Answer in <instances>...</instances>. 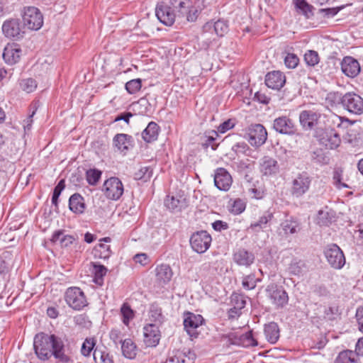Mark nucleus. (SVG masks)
Instances as JSON below:
<instances>
[{"label":"nucleus","instance_id":"obj_1","mask_svg":"<svg viewBox=\"0 0 363 363\" xmlns=\"http://www.w3.org/2000/svg\"><path fill=\"white\" fill-rule=\"evenodd\" d=\"M33 349L38 358L43 361L48 360L51 357L62 363L71 361L68 354L69 345H66L64 340L55 334L37 333L33 338Z\"/></svg>","mask_w":363,"mask_h":363},{"label":"nucleus","instance_id":"obj_2","mask_svg":"<svg viewBox=\"0 0 363 363\" xmlns=\"http://www.w3.org/2000/svg\"><path fill=\"white\" fill-rule=\"evenodd\" d=\"M313 136L317 139L320 145L324 146L326 149L335 150L341 143L340 134L331 128H316L314 130Z\"/></svg>","mask_w":363,"mask_h":363},{"label":"nucleus","instance_id":"obj_3","mask_svg":"<svg viewBox=\"0 0 363 363\" xmlns=\"http://www.w3.org/2000/svg\"><path fill=\"white\" fill-rule=\"evenodd\" d=\"M338 104L350 113L355 115L363 113V99L354 92H347L344 95H340Z\"/></svg>","mask_w":363,"mask_h":363},{"label":"nucleus","instance_id":"obj_4","mask_svg":"<svg viewBox=\"0 0 363 363\" xmlns=\"http://www.w3.org/2000/svg\"><path fill=\"white\" fill-rule=\"evenodd\" d=\"M169 4L176 13L177 17H186L188 21H194L196 19V12H192L193 2L191 0H169Z\"/></svg>","mask_w":363,"mask_h":363},{"label":"nucleus","instance_id":"obj_5","mask_svg":"<svg viewBox=\"0 0 363 363\" xmlns=\"http://www.w3.org/2000/svg\"><path fill=\"white\" fill-rule=\"evenodd\" d=\"M65 299L68 306L74 310L80 311L87 306L84 292L79 287H70L67 289Z\"/></svg>","mask_w":363,"mask_h":363},{"label":"nucleus","instance_id":"obj_6","mask_svg":"<svg viewBox=\"0 0 363 363\" xmlns=\"http://www.w3.org/2000/svg\"><path fill=\"white\" fill-rule=\"evenodd\" d=\"M325 257L329 264L334 269H340L345 264L343 252L336 244L328 245L324 250Z\"/></svg>","mask_w":363,"mask_h":363},{"label":"nucleus","instance_id":"obj_7","mask_svg":"<svg viewBox=\"0 0 363 363\" xmlns=\"http://www.w3.org/2000/svg\"><path fill=\"white\" fill-rule=\"evenodd\" d=\"M311 182L312 177L307 172H303L298 174L292 181L291 195L295 198L302 197L309 190Z\"/></svg>","mask_w":363,"mask_h":363},{"label":"nucleus","instance_id":"obj_8","mask_svg":"<svg viewBox=\"0 0 363 363\" xmlns=\"http://www.w3.org/2000/svg\"><path fill=\"white\" fill-rule=\"evenodd\" d=\"M212 238L206 230H199L194 233L190 238V245L194 251L197 253L206 252L211 244Z\"/></svg>","mask_w":363,"mask_h":363},{"label":"nucleus","instance_id":"obj_9","mask_svg":"<svg viewBox=\"0 0 363 363\" xmlns=\"http://www.w3.org/2000/svg\"><path fill=\"white\" fill-rule=\"evenodd\" d=\"M24 27L30 30H38L43 24V17L40 10L35 7L26 8L23 15Z\"/></svg>","mask_w":363,"mask_h":363},{"label":"nucleus","instance_id":"obj_10","mask_svg":"<svg viewBox=\"0 0 363 363\" xmlns=\"http://www.w3.org/2000/svg\"><path fill=\"white\" fill-rule=\"evenodd\" d=\"M106 196L111 200L119 199L123 194V185L118 177H111L106 179L103 185Z\"/></svg>","mask_w":363,"mask_h":363},{"label":"nucleus","instance_id":"obj_11","mask_svg":"<svg viewBox=\"0 0 363 363\" xmlns=\"http://www.w3.org/2000/svg\"><path fill=\"white\" fill-rule=\"evenodd\" d=\"M266 291L267 296L277 308H283L288 303V294L282 287L272 284L267 286Z\"/></svg>","mask_w":363,"mask_h":363},{"label":"nucleus","instance_id":"obj_12","mask_svg":"<svg viewBox=\"0 0 363 363\" xmlns=\"http://www.w3.org/2000/svg\"><path fill=\"white\" fill-rule=\"evenodd\" d=\"M273 129L282 135H294L297 133V128L292 119L286 116H279L273 121Z\"/></svg>","mask_w":363,"mask_h":363},{"label":"nucleus","instance_id":"obj_13","mask_svg":"<svg viewBox=\"0 0 363 363\" xmlns=\"http://www.w3.org/2000/svg\"><path fill=\"white\" fill-rule=\"evenodd\" d=\"M203 321L204 319L201 315L189 312L184 320V329L191 337L196 338L199 335L197 328L203 324Z\"/></svg>","mask_w":363,"mask_h":363},{"label":"nucleus","instance_id":"obj_14","mask_svg":"<svg viewBox=\"0 0 363 363\" xmlns=\"http://www.w3.org/2000/svg\"><path fill=\"white\" fill-rule=\"evenodd\" d=\"M249 142L253 146L259 147L265 143L267 139V132L263 125L254 124L250 128Z\"/></svg>","mask_w":363,"mask_h":363},{"label":"nucleus","instance_id":"obj_15","mask_svg":"<svg viewBox=\"0 0 363 363\" xmlns=\"http://www.w3.org/2000/svg\"><path fill=\"white\" fill-rule=\"evenodd\" d=\"M2 31L6 37L16 40L22 38L24 34L19 19L6 21L2 26Z\"/></svg>","mask_w":363,"mask_h":363},{"label":"nucleus","instance_id":"obj_16","mask_svg":"<svg viewBox=\"0 0 363 363\" xmlns=\"http://www.w3.org/2000/svg\"><path fill=\"white\" fill-rule=\"evenodd\" d=\"M144 342L147 347H156L160 340L161 333L157 324L150 323L143 328Z\"/></svg>","mask_w":363,"mask_h":363},{"label":"nucleus","instance_id":"obj_17","mask_svg":"<svg viewBox=\"0 0 363 363\" xmlns=\"http://www.w3.org/2000/svg\"><path fill=\"white\" fill-rule=\"evenodd\" d=\"M155 13L158 20L164 25L168 26H172L174 23L175 18L177 16L172 6L164 5L163 4L157 6Z\"/></svg>","mask_w":363,"mask_h":363},{"label":"nucleus","instance_id":"obj_18","mask_svg":"<svg viewBox=\"0 0 363 363\" xmlns=\"http://www.w3.org/2000/svg\"><path fill=\"white\" fill-rule=\"evenodd\" d=\"M233 182L231 175L223 167L216 169L214 174L215 186L221 191H228Z\"/></svg>","mask_w":363,"mask_h":363},{"label":"nucleus","instance_id":"obj_19","mask_svg":"<svg viewBox=\"0 0 363 363\" xmlns=\"http://www.w3.org/2000/svg\"><path fill=\"white\" fill-rule=\"evenodd\" d=\"M320 115L311 110L302 111L299 114V123L305 130H311L318 123Z\"/></svg>","mask_w":363,"mask_h":363},{"label":"nucleus","instance_id":"obj_20","mask_svg":"<svg viewBox=\"0 0 363 363\" xmlns=\"http://www.w3.org/2000/svg\"><path fill=\"white\" fill-rule=\"evenodd\" d=\"M113 146L117 151L125 154L133 146V138L125 133H117L113 138Z\"/></svg>","mask_w":363,"mask_h":363},{"label":"nucleus","instance_id":"obj_21","mask_svg":"<svg viewBox=\"0 0 363 363\" xmlns=\"http://www.w3.org/2000/svg\"><path fill=\"white\" fill-rule=\"evenodd\" d=\"M22 55V50L18 44H8L3 52V58L6 63L9 65H14L17 63Z\"/></svg>","mask_w":363,"mask_h":363},{"label":"nucleus","instance_id":"obj_22","mask_svg":"<svg viewBox=\"0 0 363 363\" xmlns=\"http://www.w3.org/2000/svg\"><path fill=\"white\" fill-rule=\"evenodd\" d=\"M341 69L346 76L353 78L360 72V65L357 60L347 56L341 62Z\"/></svg>","mask_w":363,"mask_h":363},{"label":"nucleus","instance_id":"obj_23","mask_svg":"<svg viewBox=\"0 0 363 363\" xmlns=\"http://www.w3.org/2000/svg\"><path fill=\"white\" fill-rule=\"evenodd\" d=\"M286 82L285 75L280 71H272L265 77L266 85L272 89L279 90Z\"/></svg>","mask_w":363,"mask_h":363},{"label":"nucleus","instance_id":"obj_24","mask_svg":"<svg viewBox=\"0 0 363 363\" xmlns=\"http://www.w3.org/2000/svg\"><path fill=\"white\" fill-rule=\"evenodd\" d=\"M233 259L238 265L248 267L253 264L255 257L252 252L239 248L234 252Z\"/></svg>","mask_w":363,"mask_h":363},{"label":"nucleus","instance_id":"obj_25","mask_svg":"<svg viewBox=\"0 0 363 363\" xmlns=\"http://www.w3.org/2000/svg\"><path fill=\"white\" fill-rule=\"evenodd\" d=\"M259 170L265 176L275 175L279 172V166L275 159L264 156L260 160Z\"/></svg>","mask_w":363,"mask_h":363},{"label":"nucleus","instance_id":"obj_26","mask_svg":"<svg viewBox=\"0 0 363 363\" xmlns=\"http://www.w3.org/2000/svg\"><path fill=\"white\" fill-rule=\"evenodd\" d=\"M196 355L194 352H184L180 350L174 351L166 360L165 363H194Z\"/></svg>","mask_w":363,"mask_h":363},{"label":"nucleus","instance_id":"obj_27","mask_svg":"<svg viewBox=\"0 0 363 363\" xmlns=\"http://www.w3.org/2000/svg\"><path fill=\"white\" fill-rule=\"evenodd\" d=\"M69 208L76 214H82L86 209L84 197L79 193H74L69 199Z\"/></svg>","mask_w":363,"mask_h":363},{"label":"nucleus","instance_id":"obj_28","mask_svg":"<svg viewBox=\"0 0 363 363\" xmlns=\"http://www.w3.org/2000/svg\"><path fill=\"white\" fill-rule=\"evenodd\" d=\"M172 270L168 264L158 265L155 269L156 281L160 284H166L172 279Z\"/></svg>","mask_w":363,"mask_h":363},{"label":"nucleus","instance_id":"obj_29","mask_svg":"<svg viewBox=\"0 0 363 363\" xmlns=\"http://www.w3.org/2000/svg\"><path fill=\"white\" fill-rule=\"evenodd\" d=\"M264 333L267 341L272 344L276 343L279 338V328L277 323L270 322L264 325Z\"/></svg>","mask_w":363,"mask_h":363},{"label":"nucleus","instance_id":"obj_30","mask_svg":"<svg viewBox=\"0 0 363 363\" xmlns=\"http://www.w3.org/2000/svg\"><path fill=\"white\" fill-rule=\"evenodd\" d=\"M359 354L356 351L343 350L338 354L335 363H359Z\"/></svg>","mask_w":363,"mask_h":363},{"label":"nucleus","instance_id":"obj_31","mask_svg":"<svg viewBox=\"0 0 363 363\" xmlns=\"http://www.w3.org/2000/svg\"><path fill=\"white\" fill-rule=\"evenodd\" d=\"M289 271L291 274L303 276L308 271V267L304 260L294 259L289 264Z\"/></svg>","mask_w":363,"mask_h":363},{"label":"nucleus","instance_id":"obj_32","mask_svg":"<svg viewBox=\"0 0 363 363\" xmlns=\"http://www.w3.org/2000/svg\"><path fill=\"white\" fill-rule=\"evenodd\" d=\"M159 125L155 122L148 123L146 128L142 133L143 139L147 143H151L157 139L159 133Z\"/></svg>","mask_w":363,"mask_h":363},{"label":"nucleus","instance_id":"obj_33","mask_svg":"<svg viewBox=\"0 0 363 363\" xmlns=\"http://www.w3.org/2000/svg\"><path fill=\"white\" fill-rule=\"evenodd\" d=\"M281 227L284 232V234L288 235L294 234L298 232L301 229L299 221L293 217L286 219L281 224Z\"/></svg>","mask_w":363,"mask_h":363},{"label":"nucleus","instance_id":"obj_34","mask_svg":"<svg viewBox=\"0 0 363 363\" xmlns=\"http://www.w3.org/2000/svg\"><path fill=\"white\" fill-rule=\"evenodd\" d=\"M149 317L152 321L155 323V324L159 323L161 325L164 321V316L162 314V308L155 303L150 305Z\"/></svg>","mask_w":363,"mask_h":363},{"label":"nucleus","instance_id":"obj_35","mask_svg":"<svg viewBox=\"0 0 363 363\" xmlns=\"http://www.w3.org/2000/svg\"><path fill=\"white\" fill-rule=\"evenodd\" d=\"M93 273L94 274V281L99 285H102L104 282V277L106 274L107 269L105 266L92 262Z\"/></svg>","mask_w":363,"mask_h":363},{"label":"nucleus","instance_id":"obj_36","mask_svg":"<svg viewBox=\"0 0 363 363\" xmlns=\"http://www.w3.org/2000/svg\"><path fill=\"white\" fill-rule=\"evenodd\" d=\"M123 354L128 359H134L137 354L136 345L130 339H125L121 345Z\"/></svg>","mask_w":363,"mask_h":363},{"label":"nucleus","instance_id":"obj_37","mask_svg":"<svg viewBox=\"0 0 363 363\" xmlns=\"http://www.w3.org/2000/svg\"><path fill=\"white\" fill-rule=\"evenodd\" d=\"M295 6L300 11L306 18H309L313 15V6L309 4L306 0H294Z\"/></svg>","mask_w":363,"mask_h":363},{"label":"nucleus","instance_id":"obj_38","mask_svg":"<svg viewBox=\"0 0 363 363\" xmlns=\"http://www.w3.org/2000/svg\"><path fill=\"white\" fill-rule=\"evenodd\" d=\"M93 254L95 257L106 259L109 258L111 254L110 246L104 243H99L94 247Z\"/></svg>","mask_w":363,"mask_h":363},{"label":"nucleus","instance_id":"obj_39","mask_svg":"<svg viewBox=\"0 0 363 363\" xmlns=\"http://www.w3.org/2000/svg\"><path fill=\"white\" fill-rule=\"evenodd\" d=\"M311 160L320 165L327 164L329 162L328 157L326 156L325 153L320 148H317L312 151L311 153Z\"/></svg>","mask_w":363,"mask_h":363},{"label":"nucleus","instance_id":"obj_40","mask_svg":"<svg viewBox=\"0 0 363 363\" xmlns=\"http://www.w3.org/2000/svg\"><path fill=\"white\" fill-rule=\"evenodd\" d=\"M153 169L151 167H143L134 174L135 180H141L144 182H147L152 177Z\"/></svg>","mask_w":363,"mask_h":363},{"label":"nucleus","instance_id":"obj_41","mask_svg":"<svg viewBox=\"0 0 363 363\" xmlns=\"http://www.w3.org/2000/svg\"><path fill=\"white\" fill-rule=\"evenodd\" d=\"M273 213L269 211H265L264 214L255 223H251L250 228L255 229L257 228L263 229L267 227V223L272 219Z\"/></svg>","mask_w":363,"mask_h":363},{"label":"nucleus","instance_id":"obj_42","mask_svg":"<svg viewBox=\"0 0 363 363\" xmlns=\"http://www.w3.org/2000/svg\"><path fill=\"white\" fill-rule=\"evenodd\" d=\"M218 137V132L212 130L211 133H209L208 135H205V140L203 142L202 146L204 148H208V147H211L213 150H216L218 146V143H216V140Z\"/></svg>","mask_w":363,"mask_h":363},{"label":"nucleus","instance_id":"obj_43","mask_svg":"<svg viewBox=\"0 0 363 363\" xmlns=\"http://www.w3.org/2000/svg\"><path fill=\"white\" fill-rule=\"evenodd\" d=\"M242 347H255L258 345V342L253 337L252 331L250 330L244 334H241L240 344Z\"/></svg>","mask_w":363,"mask_h":363},{"label":"nucleus","instance_id":"obj_44","mask_svg":"<svg viewBox=\"0 0 363 363\" xmlns=\"http://www.w3.org/2000/svg\"><path fill=\"white\" fill-rule=\"evenodd\" d=\"M65 179H61L53 189V193L52 196V203L55 205L56 208L58 207V199L62 191L65 189Z\"/></svg>","mask_w":363,"mask_h":363},{"label":"nucleus","instance_id":"obj_45","mask_svg":"<svg viewBox=\"0 0 363 363\" xmlns=\"http://www.w3.org/2000/svg\"><path fill=\"white\" fill-rule=\"evenodd\" d=\"M121 313L123 318V323L128 325L130 320L134 317L133 311L128 303H123L121 308Z\"/></svg>","mask_w":363,"mask_h":363},{"label":"nucleus","instance_id":"obj_46","mask_svg":"<svg viewBox=\"0 0 363 363\" xmlns=\"http://www.w3.org/2000/svg\"><path fill=\"white\" fill-rule=\"evenodd\" d=\"M338 306H330L324 311V319L330 321H334L340 315Z\"/></svg>","mask_w":363,"mask_h":363},{"label":"nucleus","instance_id":"obj_47","mask_svg":"<svg viewBox=\"0 0 363 363\" xmlns=\"http://www.w3.org/2000/svg\"><path fill=\"white\" fill-rule=\"evenodd\" d=\"M304 60L307 65L314 67L320 61L318 53L315 50H308L304 55Z\"/></svg>","mask_w":363,"mask_h":363},{"label":"nucleus","instance_id":"obj_48","mask_svg":"<svg viewBox=\"0 0 363 363\" xmlns=\"http://www.w3.org/2000/svg\"><path fill=\"white\" fill-rule=\"evenodd\" d=\"M87 182L90 185H96L101 176V171L96 169H90L86 172Z\"/></svg>","mask_w":363,"mask_h":363},{"label":"nucleus","instance_id":"obj_49","mask_svg":"<svg viewBox=\"0 0 363 363\" xmlns=\"http://www.w3.org/2000/svg\"><path fill=\"white\" fill-rule=\"evenodd\" d=\"M134 107L138 108L139 114L145 115L150 111V104L145 98L140 99L136 103L133 104Z\"/></svg>","mask_w":363,"mask_h":363},{"label":"nucleus","instance_id":"obj_50","mask_svg":"<svg viewBox=\"0 0 363 363\" xmlns=\"http://www.w3.org/2000/svg\"><path fill=\"white\" fill-rule=\"evenodd\" d=\"M95 345L96 340L94 338H86L81 348V352L82 355L89 357L92 350H94V347Z\"/></svg>","mask_w":363,"mask_h":363},{"label":"nucleus","instance_id":"obj_51","mask_svg":"<svg viewBox=\"0 0 363 363\" xmlns=\"http://www.w3.org/2000/svg\"><path fill=\"white\" fill-rule=\"evenodd\" d=\"M142 86V80L140 79H135L130 80L125 84V89L130 94L138 92Z\"/></svg>","mask_w":363,"mask_h":363},{"label":"nucleus","instance_id":"obj_52","mask_svg":"<svg viewBox=\"0 0 363 363\" xmlns=\"http://www.w3.org/2000/svg\"><path fill=\"white\" fill-rule=\"evenodd\" d=\"M20 86L24 91L31 93L35 90L37 83L35 79L32 78H27L21 81Z\"/></svg>","mask_w":363,"mask_h":363},{"label":"nucleus","instance_id":"obj_53","mask_svg":"<svg viewBox=\"0 0 363 363\" xmlns=\"http://www.w3.org/2000/svg\"><path fill=\"white\" fill-rule=\"evenodd\" d=\"M93 356L96 363H112V359L109 357L108 354L97 347L94 349Z\"/></svg>","mask_w":363,"mask_h":363},{"label":"nucleus","instance_id":"obj_54","mask_svg":"<svg viewBox=\"0 0 363 363\" xmlns=\"http://www.w3.org/2000/svg\"><path fill=\"white\" fill-rule=\"evenodd\" d=\"M245 202L242 199H236L233 201L230 205V211L235 215L240 214L245 211Z\"/></svg>","mask_w":363,"mask_h":363},{"label":"nucleus","instance_id":"obj_55","mask_svg":"<svg viewBox=\"0 0 363 363\" xmlns=\"http://www.w3.org/2000/svg\"><path fill=\"white\" fill-rule=\"evenodd\" d=\"M342 173H343V171L341 168L335 169V170L333 172V184L338 189L349 188V186L347 184L342 182Z\"/></svg>","mask_w":363,"mask_h":363},{"label":"nucleus","instance_id":"obj_56","mask_svg":"<svg viewBox=\"0 0 363 363\" xmlns=\"http://www.w3.org/2000/svg\"><path fill=\"white\" fill-rule=\"evenodd\" d=\"M343 8L344 6L320 9L318 10V13L322 14L324 18H330L336 16Z\"/></svg>","mask_w":363,"mask_h":363},{"label":"nucleus","instance_id":"obj_57","mask_svg":"<svg viewBox=\"0 0 363 363\" xmlns=\"http://www.w3.org/2000/svg\"><path fill=\"white\" fill-rule=\"evenodd\" d=\"M298 62L299 59L295 54L288 53L284 57V64L289 69H294Z\"/></svg>","mask_w":363,"mask_h":363},{"label":"nucleus","instance_id":"obj_58","mask_svg":"<svg viewBox=\"0 0 363 363\" xmlns=\"http://www.w3.org/2000/svg\"><path fill=\"white\" fill-rule=\"evenodd\" d=\"M214 30L217 35L222 37L228 32V26L224 21L218 20L214 23Z\"/></svg>","mask_w":363,"mask_h":363},{"label":"nucleus","instance_id":"obj_59","mask_svg":"<svg viewBox=\"0 0 363 363\" xmlns=\"http://www.w3.org/2000/svg\"><path fill=\"white\" fill-rule=\"evenodd\" d=\"M180 203V200L174 196H167L164 200V204L169 209L176 211L178 209Z\"/></svg>","mask_w":363,"mask_h":363},{"label":"nucleus","instance_id":"obj_60","mask_svg":"<svg viewBox=\"0 0 363 363\" xmlns=\"http://www.w3.org/2000/svg\"><path fill=\"white\" fill-rule=\"evenodd\" d=\"M223 339L226 340L231 345H239L240 344L241 334L236 332L229 333L223 335Z\"/></svg>","mask_w":363,"mask_h":363},{"label":"nucleus","instance_id":"obj_61","mask_svg":"<svg viewBox=\"0 0 363 363\" xmlns=\"http://www.w3.org/2000/svg\"><path fill=\"white\" fill-rule=\"evenodd\" d=\"M232 150L234 151L237 155L244 154L248 155V152L250 149L248 145L245 142L237 143L232 147Z\"/></svg>","mask_w":363,"mask_h":363},{"label":"nucleus","instance_id":"obj_62","mask_svg":"<svg viewBox=\"0 0 363 363\" xmlns=\"http://www.w3.org/2000/svg\"><path fill=\"white\" fill-rule=\"evenodd\" d=\"M242 286L245 289H253L256 286L254 275H247L243 277L242 281Z\"/></svg>","mask_w":363,"mask_h":363},{"label":"nucleus","instance_id":"obj_63","mask_svg":"<svg viewBox=\"0 0 363 363\" xmlns=\"http://www.w3.org/2000/svg\"><path fill=\"white\" fill-rule=\"evenodd\" d=\"M235 123L233 119H228L223 122L218 127V132L220 133H225L228 130L232 129L235 126Z\"/></svg>","mask_w":363,"mask_h":363},{"label":"nucleus","instance_id":"obj_64","mask_svg":"<svg viewBox=\"0 0 363 363\" xmlns=\"http://www.w3.org/2000/svg\"><path fill=\"white\" fill-rule=\"evenodd\" d=\"M355 317L358 325V329L363 333V306L357 307Z\"/></svg>","mask_w":363,"mask_h":363}]
</instances>
